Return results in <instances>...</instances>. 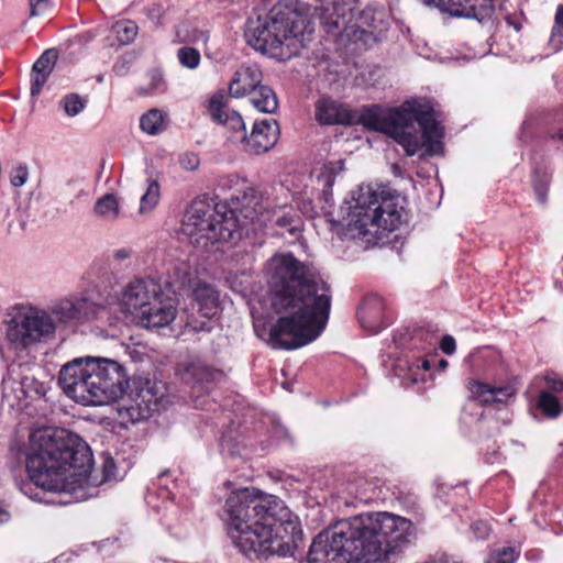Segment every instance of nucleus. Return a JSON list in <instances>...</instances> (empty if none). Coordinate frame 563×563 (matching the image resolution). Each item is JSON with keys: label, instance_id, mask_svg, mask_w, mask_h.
Wrapping results in <instances>:
<instances>
[{"label": "nucleus", "instance_id": "nucleus-1", "mask_svg": "<svg viewBox=\"0 0 563 563\" xmlns=\"http://www.w3.org/2000/svg\"><path fill=\"white\" fill-rule=\"evenodd\" d=\"M264 275L272 307L279 314L266 342L273 349L295 350L319 338L331 309L329 285L290 253L273 255Z\"/></svg>", "mask_w": 563, "mask_h": 563}, {"label": "nucleus", "instance_id": "nucleus-2", "mask_svg": "<svg viewBox=\"0 0 563 563\" xmlns=\"http://www.w3.org/2000/svg\"><path fill=\"white\" fill-rule=\"evenodd\" d=\"M223 520L233 545L246 556H291L302 540V530L284 501L255 488L232 492L223 507Z\"/></svg>", "mask_w": 563, "mask_h": 563}, {"label": "nucleus", "instance_id": "nucleus-3", "mask_svg": "<svg viewBox=\"0 0 563 563\" xmlns=\"http://www.w3.org/2000/svg\"><path fill=\"white\" fill-rule=\"evenodd\" d=\"M416 538L412 522L387 511L364 512L320 532L309 563H388Z\"/></svg>", "mask_w": 563, "mask_h": 563}, {"label": "nucleus", "instance_id": "nucleus-4", "mask_svg": "<svg viewBox=\"0 0 563 563\" xmlns=\"http://www.w3.org/2000/svg\"><path fill=\"white\" fill-rule=\"evenodd\" d=\"M93 465L89 445L77 434L63 428L35 430L30 435L25 467L30 481L40 488L31 494L25 484L21 490L33 500L68 505L62 495H75L89 483Z\"/></svg>", "mask_w": 563, "mask_h": 563}, {"label": "nucleus", "instance_id": "nucleus-5", "mask_svg": "<svg viewBox=\"0 0 563 563\" xmlns=\"http://www.w3.org/2000/svg\"><path fill=\"white\" fill-rule=\"evenodd\" d=\"M360 121L367 129L388 134L401 145L408 156L424 150L428 155L440 153L443 129L434 119L432 107L419 100L405 101L399 108L366 109Z\"/></svg>", "mask_w": 563, "mask_h": 563}, {"label": "nucleus", "instance_id": "nucleus-6", "mask_svg": "<svg viewBox=\"0 0 563 563\" xmlns=\"http://www.w3.org/2000/svg\"><path fill=\"white\" fill-rule=\"evenodd\" d=\"M58 385L76 402L101 406L120 399L129 386L125 369L109 358H75L62 366Z\"/></svg>", "mask_w": 563, "mask_h": 563}, {"label": "nucleus", "instance_id": "nucleus-7", "mask_svg": "<svg viewBox=\"0 0 563 563\" xmlns=\"http://www.w3.org/2000/svg\"><path fill=\"white\" fill-rule=\"evenodd\" d=\"M238 212L245 219L253 221L255 211L239 206L231 200V206L225 202H216L207 197L196 198L187 208L181 231L190 243L206 251L212 250L218 244L229 242L238 232L241 223Z\"/></svg>", "mask_w": 563, "mask_h": 563}, {"label": "nucleus", "instance_id": "nucleus-8", "mask_svg": "<svg viewBox=\"0 0 563 563\" xmlns=\"http://www.w3.org/2000/svg\"><path fill=\"white\" fill-rule=\"evenodd\" d=\"M208 113L211 120L225 126L232 142H240L243 150L250 154L260 155L273 148L280 135L279 124L275 119L256 121L247 135L241 114L227 108V97L223 91L216 92L209 100Z\"/></svg>", "mask_w": 563, "mask_h": 563}, {"label": "nucleus", "instance_id": "nucleus-9", "mask_svg": "<svg viewBox=\"0 0 563 563\" xmlns=\"http://www.w3.org/2000/svg\"><path fill=\"white\" fill-rule=\"evenodd\" d=\"M305 20L287 7L275 5L267 15L249 20L245 30L247 43L256 51L283 56L277 53L284 45L291 46V41L302 35Z\"/></svg>", "mask_w": 563, "mask_h": 563}, {"label": "nucleus", "instance_id": "nucleus-10", "mask_svg": "<svg viewBox=\"0 0 563 563\" xmlns=\"http://www.w3.org/2000/svg\"><path fill=\"white\" fill-rule=\"evenodd\" d=\"M399 196L383 189L380 192L369 186H362L355 197L350 231L358 235L376 234L378 231H394L401 223Z\"/></svg>", "mask_w": 563, "mask_h": 563}, {"label": "nucleus", "instance_id": "nucleus-11", "mask_svg": "<svg viewBox=\"0 0 563 563\" xmlns=\"http://www.w3.org/2000/svg\"><path fill=\"white\" fill-rule=\"evenodd\" d=\"M122 311L137 316L147 328H163L176 318V308L164 300L161 284L153 277L136 278L122 290Z\"/></svg>", "mask_w": 563, "mask_h": 563}, {"label": "nucleus", "instance_id": "nucleus-12", "mask_svg": "<svg viewBox=\"0 0 563 563\" xmlns=\"http://www.w3.org/2000/svg\"><path fill=\"white\" fill-rule=\"evenodd\" d=\"M55 332V323L47 310L30 308L15 316L8 324L7 339L13 349H25Z\"/></svg>", "mask_w": 563, "mask_h": 563}, {"label": "nucleus", "instance_id": "nucleus-13", "mask_svg": "<svg viewBox=\"0 0 563 563\" xmlns=\"http://www.w3.org/2000/svg\"><path fill=\"white\" fill-rule=\"evenodd\" d=\"M164 396V387L161 383L146 379L136 388L133 397L134 405L124 407L120 411L126 413L132 422H139L151 417V415L159 409V402Z\"/></svg>", "mask_w": 563, "mask_h": 563}, {"label": "nucleus", "instance_id": "nucleus-14", "mask_svg": "<svg viewBox=\"0 0 563 563\" xmlns=\"http://www.w3.org/2000/svg\"><path fill=\"white\" fill-rule=\"evenodd\" d=\"M314 11L328 33L344 30L355 18L356 0H317Z\"/></svg>", "mask_w": 563, "mask_h": 563}, {"label": "nucleus", "instance_id": "nucleus-15", "mask_svg": "<svg viewBox=\"0 0 563 563\" xmlns=\"http://www.w3.org/2000/svg\"><path fill=\"white\" fill-rule=\"evenodd\" d=\"M471 397L482 406L505 405L516 395V388L511 385L493 386L476 379L467 384Z\"/></svg>", "mask_w": 563, "mask_h": 563}, {"label": "nucleus", "instance_id": "nucleus-16", "mask_svg": "<svg viewBox=\"0 0 563 563\" xmlns=\"http://www.w3.org/2000/svg\"><path fill=\"white\" fill-rule=\"evenodd\" d=\"M316 120L321 125L351 124L353 113L342 103L329 97H322L316 102Z\"/></svg>", "mask_w": 563, "mask_h": 563}, {"label": "nucleus", "instance_id": "nucleus-17", "mask_svg": "<svg viewBox=\"0 0 563 563\" xmlns=\"http://www.w3.org/2000/svg\"><path fill=\"white\" fill-rule=\"evenodd\" d=\"M78 322L107 320L110 324L112 305L102 298L73 297Z\"/></svg>", "mask_w": 563, "mask_h": 563}, {"label": "nucleus", "instance_id": "nucleus-18", "mask_svg": "<svg viewBox=\"0 0 563 563\" xmlns=\"http://www.w3.org/2000/svg\"><path fill=\"white\" fill-rule=\"evenodd\" d=\"M262 78V71L256 65L240 67L230 81V96L241 98L251 95L261 85Z\"/></svg>", "mask_w": 563, "mask_h": 563}, {"label": "nucleus", "instance_id": "nucleus-19", "mask_svg": "<svg viewBox=\"0 0 563 563\" xmlns=\"http://www.w3.org/2000/svg\"><path fill=\"white\" fill-rule=\"evenodd\" d=\"M446 13L452 16L483 21L493 12V0H448Z\"/></svg>", "mask_w": 563, "mask_h": 563}, {"label": "nucleus", "instance_id": "nucleus-20", "mask_svg": "<svg viewBox=\"0 0 563 563\" xmlns=\"http://www.w3.org/2000/svg\"><path fill=\"white\" fill-rule=\"evenodd\" d=\"M197 283H199L197 269L187 261L175 263L167 280V285L173 289L174 294L189 291Z\"/></svg>", "mask_w": 563, "mask_h": 563}, {"label": "nucleus", "instance_id": "nucleus-21", "mask_svg": "<svg viewBox=\"0 0 563 563\" xmlns=\"http://www.w3.org/2000/svg\"><path fill=\"white\" fill-rule=\"evenodd\" d=\"M192 298L196 302L198 313L210 320L217 314L219 308V294L207 283H197L191 289Z\"/></svg>", "mask_w": 563, "mask_h": 563}, {"label": "nucleus", "instance_id": "nucleus-22", "mask_svg": "<svg viewBox=\"0 0 563 563\" xmlns=\"http://www.w3.org/2000/svg\"><path fill=\"white\" fill-rule=\"evenodd\" d=\"M356 26L376 41L387 31L388 22L383 11L367 7L357 13Z\"/></svg>", "mask_w": 563, "mask_h": 563}, {"label": "nucleus", "instance_id": "nucleus-23", "mask_svg": "<svg viewBox=\"0 0 563 563\" xmlns=\"http://www.w3.org/2000/svg\"><path fill=\"white\" fill-rule=\"evenodd\" d=\"M223 377L221 371L214 369L201 361L190 362L184 369L183 379L187 383L219 382Z\"/></svg>", "mask_w": 563, "mask_h": 563}, {"label": "nucleus", "instance_id": "nucleus-24", "mask_svg": "<svg viewBox=\"0 0 563 563\" xmlns=\"http://www.w3.org/2000/svg\"><path fill=\"white\" fill-rule=\"evenodd\" d=\"M250 101L258 111L263 113H274L278 108V101L274 90L264 85H260L251 95Z\"/></svg>", "mask_w": 563, "mask_h": 563}, {"label": "nucleus", "instance_id": "nucleus-25", "mask_svg": "<svg viewBox=\"0 0 563 563\" xmlns=\"http://www.w3.org/2000/svg\"><path fill=\"white\" fill-rule=\"evenodd\" d=\"M47 311L54 318L55 328L57 324L78 323L73 298H66L58 301Z\"/></svg>", "mask_w": 563, "mask_h": 563}, {"label": "nucleus", "instance_id": "nucleus-26", "mask_svg": "<svg viewBox=\"0 0 563 563\" xmlns=\"http://www.w3.org/2000/svg\"><path fill=\"white\" fill-rule=\"evenodd\" d=\"M111 33L120 45H129L135 40L139 26L134 21L120 20L112 25Z\"/></svg>", "mask_w": 563, "mask_h": 563}, {"label": "nucleus", "instance_id": "nucleus-27", "mask_svg": "<svg viewBox=\"0 0 563 563\" xmlns=\"http://www.w3.org/2000/svg\"><path fill=\"white\" fill-rule=\"evenodd\" d=\"M21 389L26 397H43L48 390V383L41 380L34 373H26L20 380Z\"/></svg>", "mask_w": 563, "mask_h": 563}, {"label": "nucleus", "instance_id": "nucleus-28", "mask_svg": "<svg viewBox=\"0 0 563 563\" xmlns=\"http://www.w3.org/2000/svg\"><path fill=\"white\" fill-rule=\"evenodd\" d=\"M93 210L96 214L108 221H113L120 212L119 202L114 195L106 194L97 200Z\"/></svg>", "mask_w": 563, "mask_h": 563}, {"label": "nucleus", "instance_id": "nucleus-29", "mask_svg": "<svg viewBox=\"0 0 563 563\" xmlns=\"http://www.w3.org/2000/svg\"><path fill=\"white\" fill-rule=\"evenodd\" d=\"M145 192L140 199V212L146 213L152 211L161 199V187L157 179L147 178Z\"/></svg>", "mask_w": 563, "mask_h": 563}, {"label": "nucleus", "instance_id": "nucleus-30", "mask_svg": "<svg viewBox=\"0 0 563 563\" xmlns=\"http://www.w3.org/2000/svg\"><path fill=\"white\" fill-rule=\"evenodd\" d=\"M141 130L148 134L155 135L164 128V114L158 109H151L144 113L140 119Z\"/></svg>", "mask_w": 563, "mask_h": 563}, {"label": "nucleus", "instance_id": "nucleus-31", "mask_svg": "<svg viewBox=\"0 0 563 563\" xmlns=\"http://www.w3.org/2000/svg\"><path fill=\"white\" fill-rule=\"evenodd\" d=\"M274 223L282 229H286L290 234L295 235L301 227L300 217L291 209L283 210L282 214H277Z\"/></svg>", "mask_w": 563, "mask_h": 563}, {"label": "nucleus", "instance_id": "nucleus-32", "mask_svg": "<svg viewBox=\"0 0 563 563\" xmlns=\"http://www.w3.org/2000/svg\"><path fill=\"white\" fill-rule=\"evenodd\" d=\"M58 58V53L54 48L46 49L34 63L33 73H43L51 75Z\"/></svg>", "mask_w": 563, "mask_h": 563}, {"label": "nucleus", "instance_id": "nucleus-33", "mask_svg": "<svg viewBox=\"0 0 563 563\" xmlns=\"http://www.w3.org/2000/svg\"><path fill=\"white\" fill-rule=\"evenodd\" d=\"M177 58L183 67L196 69L200 64L201 56L198 49L184 46L178 49Z\"/></svg>", "mask_w": 563, "mask_h": 563}, {"label": "nucleus", "instance_id": "nucleus-34", "mask_svg": "<svg viewBox=\"0 0 563 563\" xmlns=\"http://www.w3.org/2000/svg\"><path fill=\"white\" fill-rule=\"evenodd\" d=\"M64 111L69 117H75L80 113L85 106L86 101L77 93H69L63 98L60 101Z\"/></svg>", "mask_w": 563, "mask_h": 563}, {"label": "nucleus", "instance_id": "nucleus-35", "mask_svg": "<svg viewBox=\"0 0 563 563\" xmlns=\"http://www.w3.org/2000/svg\"><path fill=\"white\" fill-rule=\"evenodd\" d=\"M539 406L550 417H556L561 412L559 399L550 393L543 391L540 395Z\"/></svg>", "mask_w": 563, "mask_h": 563}, {"label": "nucleus", "instance_id": "nucleus-36", "mask_svg": "<svg viewBox=\"0 0 563 563\" xmlns=\"http://www.w3.org/2000/svg\"><path fill=\"white\" fill-rule=\"evenodd\" d=\"M550 183L549 175L544 173H540L539 170L536 172L532 180L534 192L538 197V200L540 202H545L547 200V194H548V187Z\"/></svg>", "mask_w": 563, "mask_h": 563}, {"label": "nucleus", "instance_id": "nucleus-37", "mask_svg": "<svg viewBox=\"0 0 563 563\" xmlns=\"http://www.w3.org/2000/svg\"><path fill=\"white\" fill-rule=\"evenodd\" d=\"M519 553L511 547L496 550L490 554L486 563H515Z\"/></svg>", "mask_w": 563, "mask_h": 563}, {"label": "nucleus", "instance_id": "nucleus-38", "mask_svg": "<svg viewBox=\"0 0 563 563\" xmlns=\"http://www.w3.org/2000/svg\"><path fill=\"white\" fill-rule=\"evenodd\" d=\"M551 43L558 47L563 45V5L555 13V23L551 32Z\"/></svg>", "mask_w": 563, "mask_h": 563}, {"label": "nucleus", "instance_id": "nucleus-39", "mask_svg": "<svg viewBox=\"0 0 563 563\" xmlns=\"http://www.w3.org/2000/svg\"><path fill=\"white\" fill-rule=\"evenodd\" d=\"M49 75L43 73H31V88L30 92L32 97H37L45 82L47 81Z\"/></svg>", "mask_w": 563, "mask_h": 563}, {"label": "nucleus", "instance_id": "nucleus-40", "mask_svg": "<svg viewBox=\"0 0 563 563\" xmlns=\"http://www.w3.org/2000/svg\"><path fill=\"white\" fill-rule=\"evenodd\" d=\"M179 164L183 169L194 172L198 169L200 159L197 154L187 152L179 157Z\"/></svg>", "mask_w": 563, "mask_h": 563}, {"label": "nucleus", "instance_id": "nucleus-41", "mask_svg": "<svg viewBox=\"0 0 563 563\" xmlns=\"http://www.w3.org/2000/svg\"><path fill=\"white\" fill-rule=\"evenodd\" d=\"M29 177V172L25 166H18L11 173V184L14 187L23 186Z\"/></svg>", "mask_w": 563, "mask_h": 563}, {"label": "nucleus", "instance_id": "nucleus-42", "mask_svg": "<svg viewBox=\"0 0 563 563\" xmlns=\"http://www.w3.org/2000/svg\"><path fill=\"white\" fill-rule=\"evenodd\" d=\"M117 466L114 463V460L110 455H106L103 457V465H102V472H103V479L102 481H110L117 477Z\"/></svg>", "mask_w": 563, "mask_h": 563}, {"label": "nucleus", "instance_id": "nucleus-43", "mask_svg": "<svg viewBox=\"0 0 563 563\" xmlns=\"http://www.w3.org/2000/svg\"><path fill=\"white\" fill-rule=\"evenodd\" d=\"M471 530L476 539L484 540L490 533V527L485 521H476L471 526Z\"/></svg>", "mask_w": 563, "mask_h": 563}, {"label": "nucleus", "instance_id": "nucleus-44", "mask_svg": "<svg viewBox=\"0 0 563 563\" xmlns=\"http://www.w3.org/2000/svg\"><path fill=\"white\" fill-rule=\"evenodd\" d=\"M30 16L42 15L49 5V0H29Z\"/></svg>", "mask_w": 563, "mask_h": 563}, {"label": "nucleus", "instance_id": "nucleus-45", "mask_svg": "<svg viewBox=\"0 0 563 563\" xmlns=\"http://www.w3.org/2000/svg\"><path fill=\"white\" fill-rule=\"evenodd\" d=\"M150 78H151V82H150L148 89L145 90L146 93H153L154 91H156L163 87L164 78L159 71H157V70L151 71Z\"/></svg>", "mask_w": 563, "mask_h": 563}, {"label": "nucleus", "instance_id": "nucleus-46", "mask_svg": "<svg viewBox=\"0 0 563 563\" xmlns=\"http://www.w3.org/2000/svg\"><path fill=\"white\" fill-rule=\"evenodd\" d=\"M440 349L443 353L452 355L456 350L454 338L451 335H444L440 342Z\"/></svg>", "mask_w": 563, "mask_h": 563}, {"label": "nucleus", "instance_id": "nucleus-47", "mask_svg": "<svg viewBox=\"0 0 563 563\" xmlns=\"http://www.w3.org/2000/svg\"><path fill=\"white\" fill-rule=\"evenodd\" d=\"M424 5L446 12L448 0H420Z\"/></svg>", "mask_w": 563, "mask_h": 563}, {"label": "nucleus", "instance_id": "nucleus-48", "mask_svg": "<svg viewBox=\"0 0 563 563\" xmlns=\"http://www.w3.org/2000/svg\"><path fill=\"white\" fill-rule=\"evenodd\" d=\"M131 255H132V250L129 247H122V249L115 250L113 253V257L119 262L130 258Z\"/></svg>", "mask_w": 563, "mask_h": 563}, {"label": "nucleus", "instance_id": "nucleus-49", "mask_svg": "<svg viewBox=\"0 0 563 563\" xmlns=\"http://www.w3.org/2000/svg\"><path fill=\"white\" fill-rule=\"evenodd\" d=\"M187 327H190L194 331H211V327L209 322H201L200 324H197L196 321H187Z\"/></svg>", "mask_w": 563, "mask_h": 563}, {"label": "nucleus", "instance_id": "nucleus-50", "mask_svg": "<svg viewBox=\"0 0 563 563\" xmlns=\"http://www.w3.org/2000/svg\"><path fill=\"white\" fill-rule=\"evenodd\" d=\"M10 518L11 515L7 510L0 508V525L8 522Z\"/></svg>", "mask_w": 563, "mask_h": 563}, {"label": "nucleus", "instance_id": "nucleus-51", "mask_svg": "<svg viewBox=\"0 0 563 563\" xmlns=\"http://www.w3.org/2000/svg\"><path fill=\"white\" fill-rule=\"evenodd\" d=\"M254 331L258 338H264L265 328H261L257 323L254 324Z\"/></svg>", "mask_w": 563, "mask_h": 563}, {"label": "nucleus", "instance_id": "nucleus-52", "mask_svg": "<svg viewBox=\"0 0 563 563\" xmlns=\"http://www.w3.org/2000/svg\"><path fill=\"white\" fill-rule=\"evenodd\" d=\"M416 366L417 368L421 367L422 369L428 371L430 368V362L428 360H423L420 362V364H417Z\"/></svg>", "mask_w": 563, "mask_h": 563}, {"label": "nucleus", "instance_id": "nucleus-53", "mask_svg": "<svg viewBox=\"0 0 563 563\" xmlns=\"http://www.w3.org/2000/svg\"><path fill=\"white\" fill-rule=\"evenodd\" d=\"M552 139L563 140V131L551 135Z\"/></svg>", "mask_w": 563, "mask_h": 563}, {"label": "nucleus", "instance_id": "nucleus-54", "mask_svg": "<svg viewBox=\"0 0 563 563\" xmlns=\"http://www.w3.org/2000/svg\"><path fill=\"white\" fill-rule=\"evenodd\" d=\"M122 68L123 66L114 65L113 70L119 75H123Z\"/></svg>", "mask_w": 563, "mask_h": 563}, {"label": "nucleus", "instance_id": "nucleus-55", "mask_svg": "<svg viewBox=\"0 0 563 563\" xmlns=\"http://www.w3.org/2000/svg\"><path fill=\"white\" fill-rule=\"evenodd\" d=\"M439 366L442 368V369H445L446 366H448V361L446 360H441L439 362Z\"/></svg>", "mask_w": 563, "mask_h": 563}, {"label": "nucleus", "instance_id": "nucleus-56", "mask_svg": "<svg viewBox=\"0 0 563 563\" xmlns=\"http://www.w3.org/2000/svg\"><path fill=\"white\" fill-rule=\"evenodd\" d=\"M556 390H563V383H560L559 386H554Z\"/></svg>", "mask_w": 563, "mask_h": 563}, {"label": "nucleus", "instance_id": "nucleus-57", "mask_svg": "<svg viewBox=\"0 0 563 563\" xmlns=\"http://www.w3.org/2000/svg\"><path fill=\"white\" fill-rule=\"evenodd\" d=\"M369 300L365 302L364 309H367V306L369 305Z\"/></svg>", "mask_w": 563, "mask_h": 563}, {"label": "nucleus", "instance_id": "nucleus-58", "mask_svg": "<svg viewBox=\"0 0 563 563\" xmlns=\"http://www.w3.org/2000/svg\"><path fill=\"white\" fill-rule=\"evenodd\" d=\"M372 300H373L374 302H378V298H376V297H375V298H373Z\"/></svg>", "mask_w": 563, "mask_h": 563}, {"label": "nucleus", "instance_id": "nucleus-59", "mask_svg": "<svg viewBox=\"0 0 563 563\" xmlns=\"http://www.w3.org/2000/svg\"><path fill=\"white\" fill-rule=\"evenodd\" d=\"M418 379L416 377L412 378V383H417Z\"/></svg>", "mask_w": 563, "mask_h": 563}]
</instances>
